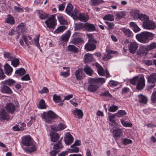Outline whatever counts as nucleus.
Listing matches in <instances>:
<instances>
[{
    "label": "nucleus",
    "mask_w": 156,
    "mask_h": 156,
    "mask_svg": "<svg viewBox=\"0 0 156 156\" xmlns=\"http://www.w3.org/2000/svg\"><path fill=\"white\" fill-rule=\"evenodd\" d=\"M22 143L23 145L27 147L24 148L25 151L27 152L31 153L34 151L36 149L32 139L29 135L22 137Z\"/></svg>",
    "instance_id": "obj_1"
},
{
    "label": "nucleus",
    "mask_w": 156,
    "mask_h": 156,
    "mask_svg": "<svg viewBox=\"0 0 156 156\" xmlns=\"http://www.w3.org/2000/svg\"><path fill=\"white\" fill-rule=\"evenodd\" d=\"M154 34L151 33L144 31L136 35V37L137 40L142 43L148 42L150 40H152Z\"/></svg>",
    "instance_id": "obj_2"
},
{
    "label": "nucleus",
    "mask_w": 156,
    "mask_h": 156,
    "mask_svg": "<svg viewBox=\"0 0 156 156\" xmlns=\"http://www.w3.org/2000/svg\"><path fill=\"white\" fill-rule=\"evenodd\" d=\"M130 82L133 85L136 84V88L139 90H142L145 86V80L144 76L139 78L138 76H136L131 79Z\"/></svg>",
    "instance_id": "obj_3"
},
{
    "label": "nucleus",
    "mask_w": 156,
    "mask_h": 156,
    "mask_svg": "<svg viewBox=\"0 0 156 156\" xmlns=\"http://www.w3.org/2000/svg\"><path fill=\"white\" fill-rule=\"evenodd\" d=\"M87 36L89 39L88 42L85 45V48L87 51H93L96 49V44L98 41L94 38L91 34H87Z\"/></svg>",
    "instance_id": "obj_4"
},
{
    "label": "nucleus",
    "mask_w": 156,
    "mask_h": 156,
    "mask_svg": "<svg viewBox=\"0 0 156 156\" xmlns=\"http://www.w3.org/2000/svg\"><path fill=\"white\" fill-rule=\"evenodd\" d=\"M42 116L46 122L51 123L52 120L56 118L58 116L52 111L50 110L47 112H44L42 115Z\"/></svg>",
    "instance_id": "obj_5"
},
{
    "label": "nucleus",
    "mask_w": 156,
    "mask_h": 156,
    "mask_svg": "<svg viewBox=\"0 0 156 156\" xmlns=\"http://www.w3.org/2000/svg\"><path fill=\"white\" fill-rule=\"evenodd\" d=\"M89 84L87 90L90 92H94L96 91L99 87L98 84H96L93 81V78H90L88 81Z\"/></svg>",
    "instance_id": "obj_6"
},
{
    "label": "nucleus",
    "mask_w": 156,
    "mask_h": 156,
    "mask_svg": "<svg viewBox=\"0 0 156 156\" xmlns=\"http://www.w3.org/2000/svg\"><path fill=\"white\" fill-rule=\"evenodd\" d=\"M45 23L47 27L49 28H54L56 24L55 16L54 15H52L45 21Z\"/></svg>",
    "instance_id": "obj_7"
},
{
    "label": "nucleus",
    "mask_w": 156,
    "mask_h": 156,
    "mask_svg": "<svg viewBox=\"0 0 156 156\" xmlns=\"http://www.w3.org/2000/svg\"><path fill=\"white\" fill-rule=\"evenodd\" d=\"M143 25L144 28L148 30H153L156 27L155 23L153 21L149 20V19L143 22Z\"/></svg>",
    "instance_id": "obj_8"
},
{
    "label": "nucleus",
    "mask_w": 156,
    "mask_h": 156,
    "mask_svg": "<svg viewBox=\"0 0 156 156\" xmlns=\"http://www.w3.org/2000/svg\"><path fill=\"white\" fill-rule=\"evenodd\" d=\"M10 116L6 111L5 109L2 108L0 109V120H8L10 119Z\"/></svg>",
    "instance_id": "obj_9"
},
{
    "label": "nucleus",
    "mask_w": 156,
    "mask_h": 156,
    "mask_svg": "<svg viewBox=\"0 0 156 156\" xmlns=\"http://www.w3.org/2000/svg\"><path fill=\"white\" fill-rule=\"evenodd\" d=\"M63 146L60 143L55 144L54 145V150L50 152L51 156H56V154L60 151V150L63 148Z\"/></svg>",
    "instance_id": "obj_10"
},
{
    "label": "nucleus",
    "mask_w": 156,
    "mask_h": 156,
    "mask_svg": "<svg viewBox=\"0 0 156 156\" xmlns=\"http://www.w3.org/2000/svg\"><path fill=\"white\" fill-rule=\"evenodd\" d=\"M75 75L77 80L82 79L85 76L82 68H79L76 70L75 72Z\"/></svg>",
    "instance_id": "obj_11"
},
{
    "label": "nucleus",
    "mask_w": 156,
    "mask_h": 156,
    "mask_svg": "<svg viewBox=\"0 0 156 156\" xmlns=\"http://www.w3.org/2000/svg\"><path fill=\"white\" fill-rule=\"evenodd\" d=\"M128 46L129 52L131 53H134L138 47L137 43L134 41L130 42Z\"/></svg>",
    "instance_id": "obj_12"
},
{
    "label": "nucleus",
    "mask_w": 156,
    "mask_h": 156,
    "mask_svg": "<svg viewBox=\"0 0 156 156\" xmlns=\"http://www.w3.org/2000/svg\"><path fill=\"white\" fill-rule=\"evenodd\" d=\"M112 133L113 137L115 140H117L118 138L122 135V131L121 129H113Z\"/></svg>",
    "instance_id": "obj_13"
},
{
    "label": "nucleus",
    "mask_w": 156,
    "mask_h": 156,
    "mask_svg": "<svg viewBox=\"0 0 156 156\" xmlns=\"http://www.w3.org/2000/svg\"><path fill=\"white\" fill-rule=\"evenodd\" d=\"M146 78L149 83L155 84L156 83V73H154L147 76Z\"/></svg>",
    "instance_id": "obj_14"
},
{
    "label": "nucleus",
    "mask_w": 156,
    "mask_h": 156,
    "mask_svg": "<svg viewBox=\"0 0 156 156\" xmlns=\"http://www.w3.org/2000/svg\"><path fill=\"white\" fill-rule=\"evenodd\" d=\"M5 108L7 111L11 114H13L16 110L15 105L12 103L7 104Z\"/></svg>",
    "instance_id": "obj_15"
},
{
    "label": "nucleus",
    "mask_w": 156,
    "mask_h": 156,
    "mask_svg": "<svg viewBox=\"0 0 156 156\" xmlns=\"http://www.w3.org/2000/svg\"><path fill=\"white\" fill-rule=\"evenodd\" d=\"M73 139L72 136L70 133L66 134L64 139L65 144L67 145H69L72 143L73 141Z\"/></svg>",
    "instance_id": "obj_16"
},
{
    "label": "nucleus",
    "mask_w": 156,
    "mask_h": 156,
    "mask_svg": "<svg viewBox=\"0 0 156 156\" xmlns=\"http://www.w3.org/2000/svg\"><path fill=\"white\" fill-rule=\"evenodd\" d=\"M51 141L53 142H56L59 140L60 135L58 134L53 132H51L50 133Z\"/></svg>",
    "instance_id": "obj_17"
},
{
    "label": "nucleus",
    "mask_w": 156,
    "mask_h": 156,
    "mask_svg": "<svg viewBox=\"0 0 156 156\" xmlns=\"http://www.w3.org/2000/svg\"><path fill=\"white\" fill-rule=\"evenodd\" d=\"M16 82L11 79H9L2 82V83L11 87L15 85Z\"/></svg>",
    "instance_id": "obj_18"
},
{
    "label": "nucleus",
    "mask_w": 156,
    "mask_h": 156,
    "mask_svg": "<svg viewBox=\"0 0 156 156\" xmlns=\"http://www.w3.org/2000/svg\"><path fill=\"white\" fill-rule=\"evenodd\" d=\"M75 117L76 118H82L83 115L82 111L80 109L76 108L74 111H73Z\"/></svg>",
    "instance_id": "obj_19"
},
{
    "label": "nucleus",
    "mask_w": 156,
    "mask_h": 156,
    "mask_svg": "<svg viewBox=\"0 0 156 156\" xmlns=\"http://www.w3.org/2000/svg\"><path fill=\"white\" fill-rule=\"evenodd\" d=\"M122 31L124 34L125 36L126 37H132L133 36V34L132 32L129 29L124 27L121 29Z\"/></svg>",
    "instance_id": "obj_20"
},
{
    "label": "nucleus",
    "mask_w": 156,
    "mask_h": 156,
    "mask_svg": "<svg viewBox=\"0 0 156 156\" xmlns=\"http://www.w3.org/2000/svg\"><path fill=\"white\" fill-rule=\"evenodd\" d=\"M1 92L3 93L9 94H11L12 93V91L10 87L5 85H4L2 87Z\"/></svg>",
    "instance_id": "obj_21"
},
{
    "label": "nucleus",
    "mask_w": 156,
    "mask_h": 156,
    "mask_svg": "<svg viewBox=\"0 0 156 156\" xmlns=\"http://www.w3.org/2000/svg\"><path fill=\"white\" fill-rule=\"evenodd\" d=\"M95 66L97 68V70L98 74L101 76L105 75V72L103 68L99 64L96 63Z\"/></svg>",
    "instance_id": "obj_22"
},
{
    "label": "nucleus",
    "mask_w": 156,
    "mask_h": 156,
    "mask_svg": "<svg viewBox=\"0 0 156 156\" xmlns=\"http://www.w3.org/2000/svg\"><path fill=\"white\" fill-rule=\"evenodd\" d=\"M66 50L72 52L76 53L78 52L79 49L74 45H69L67 46Z\"/></svg>",
    "instance_id": "obj_23"
},
{
    "label": "nucleus",
    "mask_w": 156,
    "mask_h": 156,
    "mask_svg": "<svg viewBox=\"0 0 156 156\" xmlns=\"http://www.w3.org/2000/svg\"><path fill=\"white\" fill-rule=\"evenodd\" d=\"M85 30L89 32L93 31L96 29L95 26L93 24L88 23H85Z\"/></svg>",
    "instance_id": "obj_24"
},
{
    "label": "nucleus",
    "mask_w": 156,
    "mask_h": 156,
    "mask_svg": "<svg viewBox=\"0 0 156 156\" xmlns=\"http://www.w3.org/2000/svg\"><path fill=\"white\" fill-rule=\"evenodd\" d=\"M5 71V74L7 75L11 74L13 69L8 63H6L4 66Z\"/></svg>",
    "instance_id": "obj_25"
},
{
    "label": "nucleus",
    "mask_w": 156,
    "mask_h": 156,
    "mask_svg": "<svg viewBox=\"0 0 156 156\" xmlns=\"http://www.w3.org/2000/svg\"><path fill=\"white\" fill-rule=\"evenodd\" d=\"M71 34V32L69 30H68L65 34L62 36L61 39L65 42H67L70 37Z\"/></svg>",
    "instance_id": "obj_26"
},
{
    "label": "nucleus",
    "mask_w": 156,
    "mask_h": 156,
    "mask_svg": "<svg viewBox=\"0 0 156 156\" xmlns=\"http://www.w3.org/2000/svg\"><path fill=\"white\" fill-rule=\"evenodd\" d=\"M83 70L87 75L90 76H92L94 73L93 70L88 65H87L83 69Z\"/></svg>",
    "instance_id": "obj_27"
},
{
    "label": "nucleus",
    "mask_w": 156,
    "mask_h": 156,
    "mask_svg": "<svg viewBox=\"0 0 156 156\" xmlns=\"http://www.w3.org/2000/svg\"><path fill=\"white\" fill-rule=\"evenodd\" d=\"M93 59L92 55L89 53L86 54L84 58V61L86 63H87L92 61Z\"/></svg>",
    "instance_id": "obj_28"
},
{
    "label": "nucleus",
    "mask_w": 156,
    "mask_h": 156,
    "mask_svg": "<svg viewBox=\"0 0 156 156\" xmlns=\"http://www.w3.org/2000/svg\"><path fill=\"white\" fill-rule=\"evenodd\" d=\"M83 41L82 38L76 37L73 38L71 41V42L72 44L76 45L78 44L83 42Z\"/></svg>",
    "instance_id": "obj_29"
},
{
    "label": "nucleus",
    "mask_w": 156,
    "mask_h": 156,
    "mask_svg": "<svg viewBox=\"0 0 156 156\" xmlns=\"http://www.w3.org/2000/svg\"><path fill=\"white\" fill-rule=\"evenodd\" d=\"M85 24L82 23H75V24L74 30H78L85 28Z\"/></svg>",
    "instance_id": "obj_30"
},
{
    "label": "nucleus",
    "mask_w": 156,
    "mask_h": 156,
    "mask_svg": "<svg viewBox=\"0 0 156 156\" xmlns=\"http://www.w3.org/2000/svg\"><path fill=\"white\" fill-rule=\"evenodd\" d=\"M138 97L139 98V101L140 103L144 104H145L147 103V99L145 96L140 94L138 95Z\"/></svg>",
    "instance_id": "obj_31"
},
{
    "label": "nucleus",
    "mask_w": 156,
    "mask_h": 156,
    "mask_svg": "<svg viewBox=\"0 0 156 156\" xmlns=\"http://www.w3.org/2000/svg\"><path fill=\"white\" fill-rule=\"evenodd\" d=\"M80 13V11L77 9H75L73 12H72L70 16L73 17L74 19H77Z\"/></svg>",
    "instance_id": "obj_32"
},
{
    "label": "nucleus",
    "mask_w": 156,
    "mask_h": 156,
    "mask_svg": "<svg viewBox=\"0 0 156 156\" xmlns=\"http://www.w3.org/2000/svg\"><path fill=\"white\" fill-rule=\"evenodd\" d=\"M73 9V7L71 4L68 3L66 9L65 11L67 14L70 16L72 13V11Z\"/></svg>",
    "instance_id": "obj_33"
},
{
    "label": "nucleus",
    "mask_w": 156,
    "mask_h": 156,
    "mask_svg": "<svg viewBox=\"0 0 156 156\" xmlns=\"http://www.w3.org/2000/svg\"><path fill=\"white\" fill-rule=\"evenodd\" d=\"M129 25L130 27L133 28V29L135 32H138L140 30L138 26L134 22H130Z\"/></svg>",
    "instance_id": "obj_34"
},
{
    "label": "nucleus",
    "mask_w": 156,
    "mask_h": 156,
    "mask_svg": "<svg viewBox=\"0 0 156 156\" xmlns=\"http://www.w3.org/2000/svg\"><path fill=\"white\" fill-rule=\"evenodd\" d=\"M93 80L94 82L97 84H102L105 83V79L103 78H98L96 79L93 78Z\"/></svg>",
    "instance_id": "obj_35"
},
{
    "label": "nucleus",
    "mask_w": 156,
    "mask_h": 156,
    "mask_svg": "<svg viewBox=\"0 0 156 156\" xmlns=\"http://www.w3.org/2000/svg\"><path fill=\"white\" fill-rule=\"evenodd\" d=\"M4 56L5 58H8V60L11 61L12 59H13L15 56L13 54L10 53L9 52H4Z\"/></svg>",
    "instance_id": "obj_36"
},
{
    "label": "nucleus",
    "mask_w": 156,
    "mask_h": 156,
    "mask_svg": "<svg viewBox=\"0 0 156 156\" xmlns=\"http://www.w3.org/2000/svg\"><path fill=\"white\" fill-rule=\"evenodd\" d=\"M103 19L105 20H108L111 21H114V16L110 14L105 15L103 17Z\"/></svg>",
    "instance_id": "obj_37"
},
{
    "label": "nucleus",
    "mask_w": 156,
    "mask_h": 156,
    "mask_svg": "<svg viewBox=\"0 0 156 156\" xmlns=\"http://www.w3.org/2000/svg\"><path fill=\"white\" fill-rule=\"evenodd\" d=\"M37 107L41 109H44L46 108V105L44 100L41 99L40 101L37 105Z\"/></svg>",
    "instance_id": "obj_38"
},
{
    "label": "nucleus",
    "mask_w": 156,
    "mask_h": 156,
    "mask_svg": "<svg viewBox=\"0 0 156 156\" xmlns=\"http://www.w3.org/2000/svg\"><path fill=\"white\" fill-rule=\"evenodd\" d=\"M130 14L134 19H137L139 18L140 13L138 11L135 10L132 11L130 12Z\"/></svg>",
    "instance_id": "obj_39"
},
{
    "label": "nucleus",
    "mask_w": 156,
    "mask_h": 156,
    "mask_svg": "<svg viewBox=\"0 0 156 156\" xmlns=\"http://www.w3.org/2000/svg\"><path fill=\"white\" fill-rule=\"evenodd\" d=\"M17 27L18 30L19 31H20L22 32H25L26 30V28L25 27V24L22 23L18 25Z\"/></svg>",
    "instance_id": "obj_40"
},
{
    "label": "nucleus",
    "mask_w": 156,
    "mask_h": 156,
    "mask_svg": "<svg viewBox=\"0 0 156 156\" xmlns=\"http://www.w3.org/2000/svg\"><path fill=\"white\" fill-rule=\"evenodd\" d=\"M7 17L5 20V22L10 24H13L14 23L15 21L13 17L11 15H8Z\"/></svg>",
    "instance_id": "obj_41"
},
{
    "label": "nucleus",
    "mask_w": 156,
    "mask_h": 156,
    "mask_svg": "<svg viewBox=\"0 0 156 156\" xmlns=\"http://www.w3.org/2000/svg\"><path fill=\"white\" fill-rule=\"evenodd\" d=\"M10 61H11V64L14 67H17L19 65L20 63L19 59L16 58L15 57Z\"/></svg>",
    "instance_id": "obj_42"
},
{
    "label": "nucleus",
    "mask_w": 156,
    "mask_h": 156,
    "mask_svg": "<svg viewBox=\"0 0 156 156\" xmlns=\"http://www.w3.org/2000/svg\"><path fill=\"white\" fill-rule=\"evenodd\" d=\"M87 16L84 14H82L80 13V16L77 19L79 20L80 21L84 22H86L87 20Z\"/></svg>",
    "instance_id": "obj_43"
},
{
    "label": "nucleus",
    "mask_w": 156,
    "mask_h": 156,
    "mask_svg": "<svg viewBox=\"0 0 156 156\" xmlns=\"http://www.w3.org/2000/svg\"><path fill=\"white\" fill-rule=\"evenodd\" d=\"M15 73L19 76H22L26 73V71L23 68H20L16 71Z\"/></svg>",
    "instance_id": "obj_44"
},
{
    "label": "nucleus",
    "mask_w": 156,
    "mask_h": 156,
    "mask_svg": "<svg viewBox=\"0 0 156 156\" xmlns=\"http://www.w3.org/2000/svg\"><path fill=\"white\" fill-rule=\"evenodd\" d=\"M67 28V27L64 26H61L59 27L58 28L55 30V33L58 34L62 32Z\"/></svg>",
    "instance_id": "obj_45"
},
{
    "label": "nucleus",
    "mask_w": 156,
    "mask_h": 156,
    "mask_svg": "<svg viewBox=\"0 0 156 156\" xmlns=\"http://www.w3.org/2000/svg\"><path fill=\"white\" fill-rule=\"evenodd\" d=\"M107 54H104L102 57L103 60L105 61L111 59L112 57V56L110 54L108 51H107Z\"/></svg>",
    "instance_id": "obj_46"
},
{
    "label": "nucleus",
    "mask_w": 156,
    "mask_h": 156,
    "mask_svg": "<svg viewBox=\"0 0 156 156\" xmlns=\"http://www.w3.org/2000/svg\"><path fill=\"white\" fill-rule=\"evenodd\" d=\"M57 18L61 24L66 25L67 24V21L62 16H58Z\"/></svg>",
    "instance_id": "obj_47"
},
{
    "label": "nucleus",
    "mask_w": 156,
    "mask_h": 156,
    "mask_svg": "<svg viewBox=\"0 0 156 156\" xmlns=\"http://www.w3.org/2000/svg\"><path fill=\"white\" fill-rule=\"evenodd\" d=\"M53 100L56 103L61 102V99L60 96L57 95L56 94H55L53 95Z\"/></svg>",
    "instance_id": "obj_48"
},
{
    "label": "nucleus",
    "mask_w": 156,
    "mask_h": 156,
    "mask_svg": "<svg viewBox=\"0 0 156 156\" xmlns=\"http://www.w3.org/2000/svg\"><path fill=\"white\" fill-rule=\"evenodd\" d=\"M90 2L92 5H96L103 3L104 1L103 0H91Z\"/></svg>",
    "instance_id": "obj_49"
},
{
    "label": "nucleus",
    "mask_w": 156,
    "mask_h": 156,
    "mask_svg": "<svg viewBox=\"0 0 156 156\" xmlns=\"http://www.w3.org/2000/svg\"><path fill=\"white\" fill-rule=\"evenodd\" d=\"M138 19L144 22L149 19L148 17L146 15L142 14H140Z\"/></svg>",
    "instance_id": "obj_50"
},
{
    "label": "nucleus",
    "mask_w": 156,
    "mask_h": 156,
    "mask_svg": "<svg viewBox=\"0 0 156 156\" xmlns=\"http://www.w3.org/2000/svg\"><path fill=\"white\" fill-rule=\"evenodd\" d=\"M155 48H156V43L153 42L148 45L146 48V49L147 51H150Z\"/></svg>",
    "instance_id": "obj_51"
},
{
    "label": "nucleus",
    "mask_w": 156,
    "mask_h": 156,
    "mask_svg": "<svg viewBox=\"0 0 156 156\" xmlns=\"http://www.w3.org/2000/svg\"><path fill=\"white\" fill-rule=\"evenodd\" d=\"M121 122L122 125L125 127H131L132 126V124L126 121H125L123 119H121Z\"/></svg>",
    "instance_id": "obj_52"
},
{
    "label": "nucleus",
    "mask_w": 156,
    "mask_h": 156,
    "mask_svg": "<svg viewBox=\"0 0 156 156\" xmlns=\"http://www.w3.org/2000/svg\"><path fill=\"white\" fill-rule=\"evenodd\" d=\"M39 17L41 19H45L48 17V15L44 12H39Z\"/></svg>",
    "instance_id": "obj_53"
},
{
    "label": "nucleus",
    "mask_w": 156,
    "mask_h": 156,
    "mask_svg": "<svg viewBox=\"0 0 156 156\" xmlns=\"http://www.w3.org/2000/svg\"><path fill=\"white\" fill-rule=\"evenodd\" d=\"M132 142V140H131L126 138H124L122 139V143L123 145H126L131 143Z\"/></svg>",
    "instance_id": "obj_54"
},
{
    "label": "nucleus",
    "mask_w": 156,
    "mask_h": 156,
    "mask_svg": "<svg viewBox=\"0 0 156 156\" xmlns=\"http://www.w3.org/2000/svg\"><path fill=\"white\" fill-rule=\"evenodd\" d=\"M105 23L108 26V30L113 29L114 28L115 25L113 23H111L108 21L105 22Z\"/></svg>",
    "instance_id": "obj_55"
},
{
    "label": "nucleus",
    "mask_w": 156,
    "mask_h": 156,
    "mask_svg": "<svg viewBox=\"0 0 156 156\" xmlns=\"http://www.w3.org/2000/svg\"><path fill=\"white\" fill-rule=\"evenodd\" d=\"M73 146L71 147V148L69 149L70 152L73 153H77L79 151V148L78 147Z\"/></svg>",
    "instance_id": "obj_56"
},
{
    "label": "nucleus",
    "mask_w": 156,
    "mask_h": 156,
    "mask_svg": "<svg viewBox=\"0 0 156 156\" xmlns=\"http://www.w3.org/2000/svg\"><path fill=\"white\" fill-rule=\"evenodd\" d=\"M116 114V117H121L123 115L126 114V112L124 110H120Z\"/></svg>",
    "instance_id": "obj_57"
},
{
    "label": "nucleus",
    "mask_w": 156,
    "mask_h": 156,
    "mask_svg": "<svg viewBox=\"0 0 156 156\" xmlns=\"http://www.w3.org/2000/svg\"><path fill=\"white\" fill-rule=\"evenodd\" d=\"M1 64L0 63V80L4 79L6 76L5 75L3 70L1 68Z\"/></svg>",
    "instance_id": "obj_58"
},
{
    "label": "nucleus",
    "mask_w": 156,
    "mask_h": 156,
    "mask_svg": "<svg viewBox=\"0 0 156 156\" xmlns=\"http://www.w3.org/2000/svg\"><path fill=\"white\" fill-rule=\"evenodd\" d=\"M125 15V13L123 12H121L117 13L116 15V16L117 19H120L124 17Z\"/></svg>",
    "instance_id": "obj_59"
},
{
    "label": "nucleus",
    "mask_w": 156,
    "mask_h": 156,
    "mask_svg": "<svg viewBox=\"0 0 156 156\" xmlns=\"http://www.w3.org/2000/svg\"><path fill=\"white\" fill-rule=\"evenodd\" d=\"M68 69H69V68H68ZM69 69H68L66 71V72H61V76H63L65 78L67 77L70 74V73L69 72Z\"/></svg>",
    "instance_id": "obj_60"
},
{
    "label": "nucleus",
    "mask_w": 156,
    "mask_h": 156,
    "mask_svg": "<svg viewBox=\"0 0 156 156\" xmlns=\"http://www.w3.org/2000/svg\"><path fill=\"white\" fill-rule=\"evenodd\" d=\"M100 95L101 96L108 97L110 98H111L112 97V95L110 94L109 92L108 91H105L104 92L101 93Z\"/></svg>",
    "instance_id": "obj_61"
},
{
    "label": "nucleus",
    "mask_w": 156,
    "mask_h": 156,
    "mask_svg": "<svg viewBox=\"0 0 156 156\" xmlns=\"http://www.w3.org/2000/svg\"><path fill=\"white\" fill-rule=\"evenodd\" d=\"M118 108L117 106L113 105L111 106L108 109V111L110 112H115Z\"/></svg>",
    "instance_id": "obj_62"
},
{
    "label": "nucleus",
    "mask_w": 156,
    "mask_h": 156,
    "mask_svg": "<svg viewBox=\"0 0 156 156\" xmlns=\"http://www.w3.org/2000/svg\"><path fill=\"white\" fill-rule=\"evenodd\" d=\"M118 84V82L113 80H111L109 83V84L111 87L116 86Z\"/></svg>",
    "instance_id": "obj_63"
},
{
    "label": "nucleus",
    "mask_w": 156,
    "mask_h": 156,
    "mask_svg": "<svg viewBox=\"0 0 156 156\" xmlns=\"http://www.w3.org/2000/svg\"><path fill=\"white\" fill-rule=\"evenodd\" d=\"M151 100L154 102H156V91L152 93Z\"/></svg>",
    "instance_id": "obj_64"
}]
</instances>
